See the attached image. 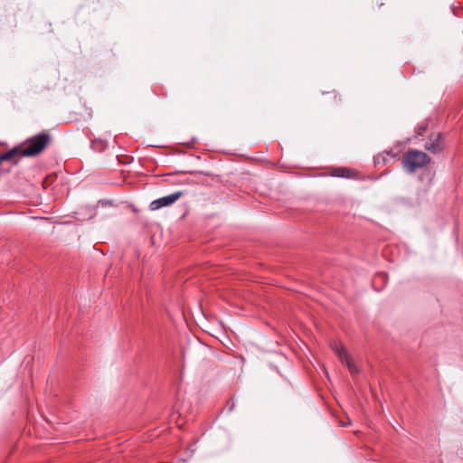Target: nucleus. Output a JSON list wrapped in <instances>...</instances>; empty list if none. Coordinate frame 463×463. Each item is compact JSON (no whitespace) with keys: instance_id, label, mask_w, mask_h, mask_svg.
I'll return each instance as SVG.
<instances>
[{"instance_id":"f03ea898","label":"nucleus","mask_w":463,"mask_h":463,"mask_svg":"<svg viewBox=\"0 0 463 463\" xmlns=\"http://www.w3.org/2000/svg\"><path fill=\"white\" fill-rule=\"evenodd\" d=\"M50 140L51 137L47 133H41L31 137L24 143L22 156H33L40 154L46 147Z\"/></svg>"},{"instance_id":"423d86ee","label":"nucleus","mask_w":463,"mask_h":463,"mask_svg":"<svg viewBox=\"0 0 463 463\" xmlns=\"http://www.w3.org/2000/svg\"><path fill=\"white\" fill-rule=\"evenodd\" d=\"M22 150L23 147H15L12 150H9L8 152L0 156V161H12L15 163L17 156H23Z\"/></svg>"},{"instance_id":"20e7f679","label":"nucleus","mask_w":463,"mask_h":463,"mask_svg":"<svg viewBox=\"0 0 463 463\" xmlns=\"http://www.w3.org/2000/svg\"><path fill=\"white\" fill-rule=\"evenodd\" d=\"M183 193L182 192H175L172 194L158 198L156 200H154L150 203V209L152 211L158 210L162 207L169 206L175 203L181 196Z\"/></svg>"},{"instance_id":"39448f33","label":"nucleus","mask_w":463,"mask_h":463,"mask_svg":"<svg viewBox=\"0 0 463 463\" xmlns=\"http://www.w3.org/2000/svg\"><path fill=\"white\" fill-rule=\"evenodd\" d=\"M443 135L441 133L433 134L425 144V148L431 153H438L443 149Z\"/></svg>"},{"instance_id":"6e6552de","label":"nucleus","mask_w":463,"mask_h":463,"mask_svg":"<svg viewBox=\"0 0 463 463\" xmlns=\"http://www.w3.org/2000/svg\"><path fill=\"white\" fill-rule=\"evenodd\" d=\"M381 162H385V156L383 155H378L374 157V163L380 164Z\"/></svg>"},{"instance_id":"f257e3e1","label":"nucleus","mask_w":463,"mask_h":463,"mask_svg":"<svg viewBox=\"0 0 463 463\" xmlns=\"http://www.w3.org/2000/svg\"><path fill=\"white\" fill-rule=\"evenodd\" d=\"M430 162V157L424 152L410 150L404 154L402 161L403 168L409 173H414Z\"/></svg>"},{"instance_id":"7ed1b4c3","label":"nucleus","mask_w":463,"mask_h":463,"mask_svg":"<svg viewBox=\"0 0 463 463\" xmlns=\"http://www.w3.org/2000/svg\"><path fill=\"white\" fill-rule=\"evenodd\" d=\"M331 347L335 353V354L338 356L339 360L346 364L349 372L352 374H356L359 373L357 366L355 365L354 362L353 361L352 357L349 355L344 345H342L340 343L336 341H334L333 343H331Z\"/></svg>"},{"instance_id":"0eeeda50","label":"nucleus","mask_w":463,"mask_h":463,"mask_svg":"<svg viewBox=\"0 0 463 463\" xmlns=\"http://www.w3.org/2000/svg\"><path fill=\"white\" fill-rule=\"evenodd\" d=\"M354 170L347 167H337L334 169L332 175L336 177L351 178L354 175Z\"/></svg>"}]
</instances>
